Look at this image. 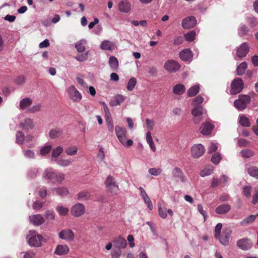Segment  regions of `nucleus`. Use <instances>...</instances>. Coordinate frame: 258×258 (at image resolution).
I'll return each mask as SVG.
<instances>
[{"label": "nucleus", "instance_id": "obj_1", "mask_svg": "<svg viewBox=\"0 0 258 258\" xmlns=\"http://www.w3.org/2000/svg\"><path fill=\"white\" fill-rule=\"evenodd\" d=\"M115 131L117 139L124 147L128 148L133 145V141L131 139H126L127 131L126 128L116 126Z\"/></svg>", "mask_w": 258, "mask_h": 258}, {"label": "nucleus", "instance_id": "obj_2", "mask_svg": "<svg viewBox=\"0 0 258 258\" xmlns=\"http://www.w3.org/2000/svg\"><path fill=\"white\" fill-rule=\"evenodd\" d=\"M35 230L29 231V237H27L28 243L31 247H40L42 244L43 237L40 234H36Z\"/></svg>", "mask_w": 258, "mask_h": 258}, {"label": "nucleus", "instance_id": "obj_3", "mask_svg": "<svg viewBox=\"0 0 258 258\" xmlns=\"http://www.w3.org/2000/svg\"><path fill=\"white\" fill-rule=\"evenodd\" d=\"M249 46L247 42L242 43L235 49V53L234 54L235 59L237 60L246 56L249 51Z\"/></svg>", "mask_w": 258, "mask_h": 258}, {"label": "nucleus", "instance_id": "obj_4", "mask_svg": "<svg viewBox=\"0 0 258 258\" xmlns=\"http://www.w3.org/2000/svg\"><path fill=\"white\" fill-rule=\"evenodd\" d=\"M251 98L247 95H239L238 99L234 102V106L239 110H243L246 107L247 105L250 102Z\"/></svg>", "mask_w": 258, "mask_h": 258}, {"label": "nucleus", "instance_id": "obj_5", "mask_svg": "<svg viewBox=\"0 0 258 258\" xmlns=\"http://www.w3.org/2000/svg\"><path fill=\"white\" fill-rule=\"evenodd\" d=\"M105 184L107 191L113 195H115L119 190V187L114 177L108 175L105 181Z\"/></svg>", "mask_w": 258, "mask_h": 258}, {"label": "nucleus", "instance_id": "obj_6", "mask_svg": "<svg viewBox=\"0 0 258 258\" xmlns=\"http://www.w3.org/2000/svg\"><path fill=\"white\" fill-rule=\"evenodd\" d=\"M67 92L73 101L79 102L81 100L82 96L74 86L72 85L68 87Z\"/></svg>", "mask_w": 258, "mask_h": 258}, {"label": "nucleus", "instance_id": "obj_7", "mask_svg": "<svg viewBox=\"0 0 258 258\" xmlns=\"http://www.w3.org/2000/svg\"><path fill=\"white\" fill-rule=\"evenodd\" d=\"M86 211L85 206L82 203H77L74 205L71 209V213L75 217H80L83 215Z\"/></svg>", "mask_w": 258, "mask_h": 258}, {"label": "nucleus", "instance_id": "obj_8", "mask_svg": "<svg viewBox=\"0 0 258 258\" xmlns=\"http://www.w3.org/2000/svg\"><path fill=\"white\" fill-rule=\"evenodd\" d=\"M231 87L230 93L231 94H236L240 93L243 88V83L242 79L239 78L235 79L232 82Z\"/></svg>", "mask_w": 258, "mask_h": 258}, {"label": "nucleus", "instance_id": "obj_9", "mask_svg": "<svg viewBox=\"0 0 258 258\" xmlns=\"http://www.w3.org/2000/svg\"><path fill=\"white\" fill-rule=\"evenodd\" d=\"M58 237L62 240L71 242L75 239V234L70 229H63L58 233Z\"/></svg>", "mask_w": 258, "mask_h": 258}, {"label": "nucleus", "instance_id": "obj_10", "mask_svg": "<svg viewBox=\"0 0 258 258\" xmlns=\"http://www.w3.org/2000/svg\"><path fill=\"white\" fill-rule=\"evenodd\" d=\"M205 149L201 144L194 145L191 148V154L194 158H198L205 153Z\"/></svg>", "mask_w": 258, "mask_h": 258}, {"label": "nucleus", "instance_id": "obj_11", "mask_svg": "<svg viewBox=\"0 0 258 258\" xmlns=\"http://www.w3.org/2000/svg\"><path fill=\"white\" fill-rule=\"evenodd\" d=\"M164 69L170 73H175L180 68V65L176 61L168 60L164 64Z\"/></svg>", "mask_w": 258, "mask_h": 258}, {"label": "nucleus", "instance_id": "obj_12", "mask_svg": "<svg viewBox=\"0 0 258 258\" xmlns=\"http://www.w3.org/2000/svg\"><path fill=\"white\" fill-rule=\"evenodd\" d=\"M231 234V231L230 229H227L223 231L222 234H219L218 237H215L218 239L221 244L226 246L229 243V239Z\"/></svg>", "mask_w": 258, "mask_h": 258}, {"label": "nucleus", "instance_id": "obj_13", "mask_svg": "<svg viewBox=\"0 0 258 258\" xmlns=\"http://www.w3.org/2000/svg\"><path fill=\"white\" fill-rule=\"evenodd\" d=\"M237 246L240 249L247 250L249 249L252 245V242L249 239L242 238L237 241Z\"/></svg>", "mask_w": 258, "mask_h": 258}, {"label": "nucleus", "instance_id": "obj_14", "mask_svg": "<svg viewBox=\"0 0 258 258\" xmlns=\"http://www.w3.org/2000/svg\"><path fill=\"white\" fill-rule=\"evenodd\" d=\"M197 23V20L194 17L189 16L182 20L181 26L183 28L188 29L194 27Z\"/></svg>", "mask_w": 258, "mask_h": 258}, {"label": "nucleus", "instance_id": "obj_15", "mask_svg": "<svg viewBox=\"0 0 258 258\" xmlns=\"http://www.w3.org/2000/svg\"><path fill=\"white\" fill-rule=\"evenodd\" d=\"M19 126L22 129L28 131L34 128L35 123L31 118H26L20 123Z\"/></svg>", "mask_w": 258, "mask_h": 258}, {"label": "nucleus", "instance_id": "obj_16", "mask_svg": "<svg viewBox=\"0 0 258 258\" xmlns=\"http://www.w3.org/2000/svg\"><path fill=\"white\" fill-rule=\"evenodd\" d=\"M30 222L35 226H40L45 222L44 218L40 214L30 215L29 217Z\"/></svg>", "mask_w": 258, "mask_h": 258}, {"label": "nucleus", "instance_id": "obj_17", "mask_svg": "<svg viewBox=\"0 0 258 258\" xmlns=\"http://www.w3.org/2000/svg\"><path fill=\"white\" fill-rule=\"evenodd\" d=\"M70 251L69 246L66 244H58L54 251V253L58 255H67Z\"/></svg>", "mask_w": 258, "mask_h": 258}, {"label": "nucleus", "instance_id": "obj_18", "mask_svg": "<svg viewBox=\"0 0 258 258\" xmlns=\"http://www.w3.org/2000/svg\"><path fill=\"white\" fill-rule=\"evenodd\" d=\"M214 125L208 121L202 123L201 127V133L203 135H209L214 128Z\"/></svg>", "mask_w": 258, "mask_h": 258}, {"label": "nucleus", "instance_id": "obj_19", "mask_svg": "<svg viewBox=\"0 0 258 258\" xmlns=\"http://www.w3.org/2000/svg\"><path fill=\"white\" fill-rule=\"evenodd\" d=\"M32 104V100L29 97H26L22 99L20 101L19 108L22 110H27L30 107V106Z\"/></svg>", "mask_w": 258, "mask_h": 258}, {"label": "nucleus", "instance_id": "obj_20", "mask_svg": "<svg viewBox=\"0 0 258 258\" xmlns=\"http://www.w3.org/2000/svg\"><path fill=\"white\" fill-rule=\"evenodd\" d=\"M51 190L61 197H65L69 194V189L66 187H53L51 188Z\"/></svg>", "mask_w": 258, "mask_h": 258}, {"label": "nucleus", "instance_id": "obj_21", "mask_svg": "<svg viewBox=\"0 0 258 258\" xmlns=\"http://www.w3.org/2000/svg\"><path fill=\"white\" fill-rule=\"evenodd\" d=\"M179 57L183 61H190L192 57V53L190 49H185L180 52Z\"/></svg>", "mask_w": 258, "mask_h": 258}, {"label": "nucleus", "instance_id": "obj_22", "mask_svg": "<svg viewBox=\"0 0 258 258\" xmlns=\"http://www.w3.org/2000/svg\"><path fill=\"white\" fill-rule=\"evenodd\" d=\"M100 48L104 50L112 51L114 49V43L108 40H105L101 43Z\"/></svg>", "mask_w": 258, "mask_h": 258}, {"label": "nucleus", "instance_id": "obj_23", "mask_svg": "<svg viewBox=\"0 0 258 258\" xmlns=\"http://www.w3.org/2000/svg\"><path fill=\"white\" fill-rule=\"evenodd\" d=\"M231 208L229 204H224L218 206L215 209V212L218 214H225L228 213Z\"/></svg>", "mask_w": 258, "mask_h": 258}, {"label": "nucleus", "instance_id": "obj_24", "mask_svg": "<svg viewBox=\"0 0 258 258\" xmlns=\"http://www.w3.org/2000/svg\"><path fill=\"white\" fill-rule=\"evenodd\" d=\"M114 246L120 249H124L127 245V242L125 239L122 237H118L117 239L113 241Z\"/></svg>", "mask_w": 258, "mask_h": 258}, {"label": "nucleus", "instance_id": "obj_25", "mask_svg": "<svg viewBox=\"0 0 258 258\" xmlns=\"http://www.w3.org/2000/svg\"><path fill=\"white\" fill-rule=\"evenodd\" d=\"M131 4L127 1H122L118 5L119 10L123 13H128L131 10Z\"/></svg>", "mask_w": 258, "mask_h": 258}, {"label": "nucleus", "instance_id": "obj_26", "mask_svg": "<svg viewBox=\"0 0 258 258\" xmlns=\"http://www.w3.org/2000/svg\"><path fill=\"white\" fill-rule=\"evenodd\" d=\"M55 171H56L54 170L52 168L46 169L43 173V178L50 181H53L54 175Z\"/></svg>", "mask_w": 258, "mask_h": 258}, {"label": "nucleus", "instance_id": "obj_27", "mask_svg": "<svg viewBox=\"0 0 258 258\" xmlns=\"http://www.w3.org/2000/svg\"><path fill=\"white\" fill-rule=\"evenodd\" d=\"M185 87L182 84H177L175 85L172 89L173 93L177 95H181L184 93Z\"/></svg>", "mask_w": 258, "mask_h": 258}, {"label": "nucleus", "instance_id": "obj_28", "mask_svg": "<svg viewBox=\"0 0 258 258\" xmlns=\"http://www.w3.org/2000/svg\"><path fill=\"white\" fill-rule=\"evenodd\" d=\"M77 199L80 201H87L91 196V193L87 190H82L80 191L76 195Z\"/></svg>", "mask_w": 258, "mask_h": 258}, {"label": "nucleus", "instance_id": "obj_29", "mask_svg": "<svg viewBox=\"0 0 258 258\" xmlns=\"http://www.w3.org/2000/svg\"><path fill=\"white\" fill-rule=\"evenodd\" d=\"M237 31L238 35L240 37H243L248 35L249 29L246 25L241 23L238 28Z\"/></svg>", "mask_w": 258, "mask_h": 258}, {"label": "nucleus", "instance_id": "obj_30", "mask_svg": "<svg viewBox=\"0 0 258 258\" xmlns=\"http://www.w3.org/2000/svg\"><path fill=\"white\" fill-rule=\"evenodd\" d=\"M62 135V131L60 128L52 129L49 132V136L52 139L60 138Z\"/></svg>", "mask_w": 258, "mask_h": 258}, {"label": "nucleus", "instance_id": "obj_31", "mask_svg": "<svg viewBox=\"0 0 258 258\" xmlns=\"http://www.w3.org/2000/svg\"><path fill=\"white\" fill-rule=\"evenodd\" d=\"M62 152L63 148L60 146L53 149L51 153V161L54 162L56 161V160L58 159L57 157L60 155Z\"/></svg>", "mask_w": 258, "mask_h": 258}, {"label": "nucleus", "instance_id": "obj_32", "mask_svg": "<svg viewBox=\"0 0 258 258\" xmlns=\"http://www.w3.org/2000/svg\"><path fill=\"white\" fill-rule=\"evenodd\" d=\"M246 170L249 176L255 179H258V167L254 166H249L246 167Z\"/></svg>", "mask_w": 258, "mask_h": 258}, {"label": "nucleus", "instance_id": "obj_33", "mask_svg": "<svg viewBox=\"0 0 258 258\" xmlns=\"http://www.w3.org/2000/svg\"><path fill=\"white\" fill-rule=\"evenodd\" d=\"M55 210L60 216H67L69 214V209L66 206L58 205Z\"/></svg>", "mask_w": 258, "mask_h": 258}, {"label": "nucleus", "instance_id": "obj_34", "mask_svg": "<svg viewBox=\"0 0 258 258\" xmlns=\"http://www.w3.org/2000/svg\"><path fill=\"white\" fill-rule=\"evenodd\" d=\"M238 122L243 127H249L250 126V122L249 118L244 115L240 114L239 115Z\"/></svg>", "mask_w": 258, "mask_h": 258}, {"label": "nucleus", "instance_id": "obj_35", "mask_svg": "<svg viewBox=\"0 0 258 258\" xmlns=\"http://www.w3.org/2000/svg\"><path fill=\"white\" fill-rule=\"evenodd\" d=\"M173 176L179 179L181 182L184 181V177L182 170L178 167L175 168L172 171Z\"/></svg>", "mask_w": 258, "mask_h": 258}, {"label": "nucleus", "instance_id": "obj_36", "mask_svg": "<svg viewBox=\"0 0 258 258\" xmlns=\"http://www.w3.org/2000/svg\"><path fill=\"white\" fill-rule=\"evenodd\" d=\"M56 163L61 167H68L71 165L72 163L73 160H71L69 159H65L63 158H61L58 159L56 161H55Z\"/></svg>", "mask_w": 258, "mask_h": 258}, {"label": "nucleus", "instance_id": "obj_37", "mask_svg": "<svg viewBox=\"0 0 258 258\" xmlns=\"http://www.w3.org/2000/svg\"><path fill=\"white\" fill-rule=\"evenodd\" d=\"M214 171V167L212 165H207L200 172L202 177H205L211 175Z\"/></svg>", "mask_w": 258, "mask_h": 258}, {"label": "nucleus", "instance_id": "obj_38", "mask_svg": "<svg viewBox=\"0 0 258 258\" xmlns=\"http://www.w3.org/2000/svg\"><path fill=\"white\" fill-rule=\"evenodd\" d=\"M16 143L22 145L25 143L24 134L21 131H18L16 135Z\"/></svg>", "mask_w": 258, "mask_h": 258}, {"label": "nucleus", "instance_id": "obj_39", "mask_svg": "<svg viewBox=\"0 0 258 258\" xmlns=\"http://www.w3.org/2000/svg\"><path fill=\"white\" fill-rule=\"evenodd\" d=\"M124 100L125 97L123 96L118 94L115 96L114 100L110 102V104L113 106H117L120 105L124 101Z\"/></svg>", "mask_w": 258, "mask_h": 258}, {"label": "nucleus", "instance_id": "obj_40", "mask_svg": "<svg viewBox=\"0 0 258 258\" xmlns=\"http://www.w3.org/2000/svg\"><path fill=\"white\" fill-rule=\"evenodd\" d=\"M64 179V174L63 173L55 171L54 175L53 181H51L53 183L60 184Z\"/></svg>", "mask_w": 258, "mask_h": 258}, {"label": "nucleus", "instance_id": "obj_41", "mask_svg": "<svg viewBox=\"0 0 258 258\" xmlns=\"http://www.w3.org/2000/svg\"><path fill=\"white\" fill-rule=\"evenodd\" d=\"M108 63L110 67L113 71L116 70L118 67V61L115 56H110L109 58Z\"/></svg>", "mask_w": 258, "mask_h": 258}, {"label": "nucleus", "instance_id": "obj_42", "mask_svg": "<svg viewBox=\"0 0 258 258\" xmlns=\"http://www.w3.org/2000/svg\"><path fill=\"white\" fill-rule=\"evenodd\" d=\"M86 44L87 41L85 40L82 39L76 44L75 47L78 52H82L85 50Z\"/></svg>", "mask_w": 258, "mask_h": 258}, {"label": "nucleus", "instance_id": "obj_43", "mask_svg": "<svg viewBox=\"0 0 258 258\" xmlns=\"http://www.w3.org/2000/svg\"><path fill=\"white\" fill-rule=\"evenodd\" d=\"M247 68V63L245 61L241 62L237 67L236 71L237 75L239 76H241L244 74Z\"/></svg>", "mask_w": 258, "mask_h": 258}, {"label": "nucleus", "instance_id": "obj_44", "mask_svg": "<svg viewBox=\"0 0 258 258\" xmlns=\"http://www.w3.org/2000/svg\"><path fill=\"white\" fill-rule=\"evenodd\" d=\"M52 149V146L49 144H46L41 147L40 149V155L45 156L48 155Z\"/></svg>", "mask_w": 258, "mask_h": 258}, {"label": "nucleus", "instance_id": "obj_45", "mask_svg": "<svg viewBox=\"0 0 258 258\" xmlns=\"http://www.w3.org/2000/svg\"><path fill=\"white\" fill-rule=\"evenodd\" d=\"M258 216V214L254 215H250L244 219H243L241 222L240 224L241 225H246L249 223H251L253 222L256 219V217Z\"/></svg>", "mask_w": 258, "mask_h": 258}, {"label": "nucleus", "instance_id": "obj_46", "mask_svg": "<svg viewBox=\"0 0 258 258\" xmlns=\"http://www.w3.org/2000/svg\"><path fill=\"white\" fill-rule=\"evenodd\" d=\"M200 87L199 85H195L191 87L187 91V95L192 97L196 95L199 92Z\"/></svg>", "mask_w": 258, "mask_h": 258}, {"label": "nucleus", "instance_id": "obj_47", "mask_svg": "<svg viewBox=\"0 0 258 258\" xmlns=\"http://www.w3.org/2000/svg\"><path fill=\"white\" fill-rule=\"evenodd\" d=\"M191 114L193 116L204 115L205 110L202 106L195 107L191 110Z\"/></svg>", "mask_w": 258, "mask_h": 258}, {"label": "nucleus", "instance_id": "obj_48", "mask_svg": "<svg viewBox=\"0 0 258 258\" xmlns=\"http://www.w3.org/2000/svg\"><path fill=\"white\" fill-rule=\"evenodd\" d=\"M241 156L245 158H249L252 157L254 153L253 151L250 149H244L240 151Z\"/></svg>", "mask_w": 258, "mask_h": 258}, {"label": "nucleus", "instance_id": "obj_49", "mask_svg": "<svg viewBox=\"0 0 258 258\" xmlns=\"http://www.w3.org/2000/svg\"><path fill=\"white\" fill-rule=\"evenodd\" d=\"M78 152V148L75 146L68 147L65 150L66 153L69 156L75 155Z\"/></svg>", "mask_w": 258, "mask_h": 258}, {"label": "nucleus", "instance_id": "obj_50", "mask_svg": "<svg viewBox=\"0 0 258 258\" xmlns=\"http://www.w3.org/2000/svg\"><path fill=\"white\" fill-rule=\"evenodd\" d=\"M247 22L251 28L255 27L258 25V20L254 17H249L247 18Z\"/></svg>", "mask_w": 258, "mask_h": 258}, {"label": "nucleus", "instance_id": "obj_51", "mask_svg": "<svg viewBox=\"0 0 258 258\" xmlns=\"http://www.w3.org/2000/svg\"><path fill=\"white\" fill-rule=\"evenodd\" d=\"M137 84L136 79L134 77L131 78L127 84L126 88L128 91H131L135 88L136 85Z\"/></svg>", "mask_w": 258, "mask_h": 258}, {"label": "nucleus", "instance_id": "obj_52", "mask_svg": "<svg viewBox=\"0 0 258 258\" xmlns=\"http://www.w3.org/2000/svg\"><path fill=\"white\" fill-rule=\"evenodd\" d=\"M23 153L24 157L27 159H34L35 157V154L33 150H24Z\"/></svg>", "mask_w": 258, "mask_h": 258}, {"label": "nucleus", "instance_id": "obj_53", "mask_svg": "<svg viewBox=\"0 0 258 258\" xmlns=\"http://www.w3.org/2000/svg\"><path fill=\"white\" fill-rule=\"evenodd\" d=\"M44 216L48 220H54L55 218V213L52 210H47L45 211Z\"/></svg>", "mask_w": 258, "mask_h": 258}, {"label": "nucleus", "instance_id": "obj_54", "mask_svg": "<svg viewBox=\"0 0 258 258\" xmlns=\"http://www.w3.org/2000/svg\"><path fill=\"white\" fill-rule=\"evenodd\" d=\"M196 33L195 31H191L189 33L184 34V38L186 40L189 42L193 41L196 37Z\"/></svg>", "mask_w": 258, "mask_h": 258}, {"label": "nucleus", "instance_id": "obj_55", "mask_svg": "<svg viewBox=\"0 0 258 258\" xmlns=\"http://www.w3.org/2000/svg\"><path fill=\"white\" fill-rule=\"evenodd\" d=\"M204 101V98L201 96L199 95L195 98L192 102V105L195 107L200 106V105Z\"/></svg>", "mask_w": 258, "mask_h": 258}, {"label": "nucleus", "instance_id": "obj_56", "mask_svg": "<svg viewBox=\"0 0 258 258\" xmlns=\"http://www.w3.org/2000/svg\"><path fill=\"white\" fill-rule=\"evenodd\" d=\"M162 170L159 168H151L148 170V172L152 175L158 176L160 175Z\"/></svg>", "mask_w": 258, "mask_h": 258}, {"label": "nucleus", "instance_id": "obj_57", "mask_svg": "<svg viewBox=\"0 0 258 258\" xmlns=\"http://www.w3.org/2000/svg\"><path fill=\"white\" fill-rule=\"evenodd\" d=\"M158 212L159 216L162 219H165L167 217V209L165 207H158Z\"/></svg>", "mask_w": 258, "mask_h": 258}, {"label": "nucleus", "instance_id": "obj_58", "mask_svg": "<svg viewBox=\"0 0 258 258\" xmlns=\"http://www.w3.org/2000/svg\"><path fill=\"white\" fill-rule=\"evenodd\" d=\"M88 51L86 52L84 54H78L76 57L75 59L79 61L83 62L86 61L88 59Z\"/></svg>", "mask_w": 258, "mask_h": 258}, {"label": "nucleus", "instance_id": "obj_59", "mask_svg": "<svg viewBox=\"0 0 258 258\" xmlns=\"http://www.w3.org/2000/svg\"><path fill=\"white\" fill-rule=\"evenodd\" d=\"M41 105L40 103L36 104L28 109V111L30 113H35L40 110Z\"/></svg>", "mask_w": 258, "mask_h": 258}, {"label": "nucleus", "instance_id": "obj_60", "mask_svg": "<svg viewBox=\"0 0 258 258\" xmlns=\"http://www.w3.org/2000/svg\"><path fill=\"white\" fill-rule=\"evenodd\" d=\"M221 156L219 153H215L211 157V161L215 164H218L221 160Z\"/></svg>", "mask_w": 258, "mask_h": 258}, {"label": "nucleus", "instance_id": "obj_61", "mask_svg": "<svg viewBox=\"0 0 258 258\" xmlns=\"http://www.w3.org/2000/svg\"><path fill=\"white\" fill-rule=\"evenodd\" d=\"M44 203L40 201L36 200L34 202L32 208L34 210L38 211L40 210L43 206Z\"/></svg>", "mask_w": 258, "mask_h": 258}, {"label": "nucleus", "instance_id": "obj_62", "mask_svg": "<svg viewBox=\"0 0 258 258\" xmlns=\"http://www.w3.org/2000/svg\"><path fill=\"white\" fill-rule=\"evenodd\" d=\"M143 199L144 201V203L147 205L148 208L150 210H152L153 208V204L151 202V200L150 199V198L149 197V196L145 197V198H143Z\"/></svg>", "mask_w": 258, "mask_h": 258}, {"label": "nucleus", "instance_id": "obj_63", "mask_svg": "<svg viewBox=\"0 0 258 258\" xmlns=\"http://www.w3.org/2000/svg\"><path fill=\"white\" fill-rule=\"evenodd\" d=\"M218 149V144L215 142H211L208 148V153H211L215 152Z\"/></svg>", "mask_w": 258, "mask_h": 258}, {"label": "nucleus", "instance_id": "obj_64", "mask_svg": "<svg viewBox=\"0 0 258 258\" xmlns=\"http://www.w3.org/2000/svg\"><path fill=\"white\" fill-rule=\"evenodd\" d=\"M121 254V250H115L113 249L111 252V255L112 258H119Z\"/></svg>", "mask_w": 258, "mask_h": 258}]
</instances>
